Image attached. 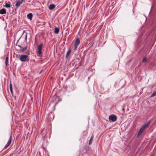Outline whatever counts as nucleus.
Instances as JSON below:
<instances>
[{"mask_svg":"<svg viewBox=\"0 0 156 156\" xmlns=\"http://www.w3.org/2000/svg\"><path fill=\"white\" fill-rule=\"evenodd\" d=\"M148 126V124L147 123L146 124H144L142 126V127L140 129L138 134L137 135V137L139 136L142 133L144 130Z\"/></svg>","mask_w":156,"mask_h":156,"instance_id":"obj_1","label":"nucleus"},{"mask_svg":"<svg viewBox=\"0 0 156 156\" xmlns=\"http://www.w3.org/2000/svg\"><path fill=\"white\" fill-rule=\"evenodd\" d=\"M148 126V124L147 123L146 124H144L142 126V127L140 129L138 134L137 135V137L139 136L142 133L144 130Z\"/></svg>","mask_w":156,"mask_h":156,"instance_id":"obj_2","label":"nucleus"},{"mask_svg":"<svg viewBox=\"0 0 156 156\" xmlns=\"http://www.w3.org/2000/svg\"><path fill=\"white\" fill-rule=\"evenodd\" d=\"M80 41L79 38H77L74 44V51H76L77 50L78 46H79L80 44Z\"/></svg>","mask_w":156,"mask_h":156,"instance_id":"obj_3","label":"nucleus"},{"mask_svg":"<svg viewBox=\"0 0 156 156\" xmlns=\"http://www.w3.org/2000/svg\"><path fill=\"white\" fill-rule=\"evenodd\" d=\"M109 119L112 120V122H114L117 120V118L115 115H112L109 117Z\"/></svg>","mask_w":156,"mask_h":156,"instance_id":"obj_4","label":"nucleus"},{"mask_svg":"<svg viewBox=\"0 0 156 156\" xmlns=\"http://www.w3.org/2000/svg\"><path fill=\"white\" fill-rule=\"evenodd\" d=\"M42 45V44H41L40 45H39L38 47L37 53L38 55H40L41 54V50Z\"/></svg>","mask_w":156,"mask_h":156,"instance_id":"obj_5","label":"nucleus"},{"mask_svg":"<svg viewBox=\"0 0 156 156\" xmlns=\"http://www.w3.org/2000/svg\"><path fill=\"white\" fill-rule=\"evenodd\" d=\"M12 137V136L10 135L9 139V140H8V142L7 143V144L4 147V149H6V148H7L10 144L11 142Z\"/></svg>","mask_w":156,"mask_h":156,"instance_id":"obj_6","label":"nucleus"},{"mask_svg":"<svg viewBox=\"0 0 156 156\" xmlns=\"http://www.w3.org/2000/svg\"><path fill=\"white\" fill-rule=\"evenodd\" d=\"M18 46L21 48V49L20 50V51L21 52H24L27 49V44L26 45L24 48H22L20 46L18 45Z\"/></svg>","mask_w":156,"mask_h":156,"instance_id":"obj_7","label":"nucleus"},{"mask_svg":"<svg viewBox=\"0 0 156 156\" xmlns=\"http://www.w3.org/2000/svg\"><path fill=\"white\" fill-rule=\"evenodd\" d=\"M55 5L54 4H51L50 5L49 7V9L50 10H52L55 8Z\"/></svg>","mask_w":156,"mask_h":156,"instance_id":"obj_8","label":"nucleus"},{"mask_svg":"<svg viewBox=\"0 0 156 156\" xmlns=\"http://www.w3.org/2000/svg\"><path fill=\"white\" fill-rule=\"evenodd\" d=\"M6 10L5 9L3 8L0 10V14H5Z\"/></svg>","mask_w":156,"mask_h":156,"instance_id":"obj_9","label":"nucleus"},{"mask_svg":"<svg viewBox=\"0 0 156 156\" xmlns=\"http://www.w3.org/2000/svg\"><path fill=\"white\" fill-rule=\"evenodd\" d=\"M22 3V1H17L15 5L17 7H19L20 4Z\"/></svg>","mask_w":156,"mask_h":156,"instance_id":"obj_10","label":"nucleus"},{"mask_svg":"<svg viewBox=\"0 0 156 156\" xmlns=\"http://www.w3.org/2000/svg\"><path fill=\"white\" fill-rule=\"evenodd\" d=\"M71 51V50L70 49H69L67 52L66 58H67L70 55Z\"/></svg>","mask_w":156,"mask_h":156,"instance_id":"obj_11","label":"nucleus"},{"mask_svg":"<svg viewBox=\"0 0 156 156\" xmlns=\"http://www.w3.org/2000/svg\"><path fill=\"white\" fill-rule=\"evenodd\" d=\"M27 16L29 19L31 20L33 17V14L32 13H30L27 15Z\"/></svg>","mask_w":156,"mask_h":156,"instance_id":"obj_12","label":"nucleus"},{"mask_svg":"<svg viewBox=\"0 0 156 156\" xmlns=\"http://www.w3.org/2000/svg\"><path fill=\"white\" fill-rule=\"evenodd\" d=\"M59 28L55 27V29L54 33L56 34H57L59 33Z\"/></svg>","mask_w":156,"mask_h":156,"instance_id":"obj_13","label":"nucleus"},{"mask_svg":"<svg viewBox=\"0 0 156 156\" xmlns=\"http://www.w3.org/2000/svg\"><path fill=\"white\" fill-rule=\"evenodd\" d=\"M28 57V56L27 55H22L20 56L19 58H27Z\"/></svg>","mask_w":156,"mask_h":156,"instance_id":"obj_14","label":"nucleus"},{"mask_svg":"<svg viewBox=\"0 0 156 156\" xmlns=\"http://www.w3.org/2000/svg\"><path fill=\"white\" fill-rule=\"evenodd\" d=\"M94 138V136L92 135L90 139L89 142V144L90 145L92 142V141H93V140Z\"/></svg>","mask_w":156,"mask_h":156,"instance_id":"obj_15","label":"nucleus"},{"mask_svg":"<svg viewBox=\"0 0 156 156\" xmlns=\"http://www.w3.org/2000/svg\"><path fill=\"white\" fill-rule=\"evenodd\" d=\"M5 6L6 8H10L11 7V5L9 4L6 3L5 4Z\"/></svg>","mask_w":156,"mask_h":156,"instance_id":"obj_16","label":"nucleus"},{"mask_svg":"<svg viewBox=\"0 0 156 156\" xmlns=\"http://www.w3.org/2000/svg\"><path fill=\"white\" fill-rule=\"evenodd\" d=\"M9 59H5V64L6 66H7L9 65Z\"/></svg>","mask_w":156,"mask_h":156,"instance_id":"obj_17","label":"nucleus"},{"mask_svg":"<svg viewBox=\"0 0 156 156\" xmlns=\"http://www.w3.org/2000/svg\"><path fill=\"white\" fill-rule=\"evenodd\" d=\"M156 95V91L153 92L151 95V97H153Z\"/></svg>","mask_w":156,"mask_h":156,"instance_id":"obj_18","label":"nucleus"},{"mask_svg":"<svg viewBox=\"0 0 156 156\" xmlns=\"http://www.w3.org/2000/svg\"><path fill=\"white\" fill-rule=\"evenodd\" d=\"M22 62H26L27 61L28 59H20Z\"/></svg>","mask_w":156,"mask_h":156,"instance_id":"obj_19","label":"nucleus"},{"mask_svg":"<svg viewBox=\"0 0 156 156\" xmlns=\"http://www.w3.org/2000/svg\"><path fill=\"white\" fill-rule=\"evenodd\" d=\"M9 88L10 90H11V89H12V85L11 83H10L9 85Z\"/></svg>","mask_w":156,"mask_h":156,"instance_id":"obj_20","label":"nucleus"},{"mask_svg":"<svg viewBox=\"0 0 156 156\" xmlns=\"http://www.w3.org/2000/svg\"><path fill=\"white\" fill-rule=\"evenodd\" d=\"M44 69H42L41 70V71H40V72L39 73V74H41L42 72H43V71H44Z\"/></svg>","mask_w":156,"mask_h":156,"instance_id":"obj_21","label":"nucleus"},{"mask_svg":"<svg viewBox=\"0 0 156 156\" xmlns=\"http://www.w3.org/2000/svg\"><path fill=\"white\" fill-rule=\"evenodd\" d=\"M146 59H143L142 62H144L146 61Z\"/></svg>","mask_w":156,"mask_h":156,"instance_id":"obj_22","label":"nucleus"},{"mask_svg":"<svg viewBox=\"0 0 156 156\" xmlns=\"http://www.w3.org/2000/svg\"><path fill=\"white\" fill-rule=\"evenodd\" d=\"M10 91L11 93L12 94L13 91H12V89H11V90H10Z\"/></svg>","mask_w":156,"mask_h":156,"instance_id":"obj_23","label":"nucleus"},{"mask_svg":"<svg viewBox=\"0 0 156 156\" xmlns=\"http://www.w3.org/2000/svg\"><path fill=\"white\" fill-rule=\"evenodd\" d=\"M27 39V35H26L25 37V39Z\"/></svg>","mask_w":156,"mask_h":156,"instance_id":"obj_24","label":"nucleus"},{"mask_svg":"<svg viewBox=\"0 0 156 156\" xmlns=\"http://www.w3.org/2000/svg\"><path fill=\"white\" fill-rule=\"evenodd\" d=\"M143 58L145 59V58H147L146 57H144Z\"/></svg>","mask_w":156,"mask_h":156,"instance_id":"obj_25","label":"nucleus"},{"mask_svg":"<svg viewBox=\"0 0 156 156\" xmlns=\"http://www.w3.org/2000/svg\"><path fill=\"white\" fill-rule=\"evenodd\" d=\"M6 58L8 59V57H6Z\"/></svg>","mask_w":156,"mask_h":156,"instance_id":"obj_26","label":"nucleus"},{"mask_svg":"<svg viewBox=\"0 0 156 156\" xmlns=\"http://www.w3.org/2000/svg\"><path fill=\"white\" fill-rule=\"evenodd\" d=\"M123 110L124 111H125V109H124V108H123Z\"/></svg>","mask_w":156,"mask_h":156,"instance_id":"obj_27","label":"nucleus"},{"mask_svg":"<svg viewBox=\"0 0 156 156\" xmlns=\"http://www.w3.org/2000/svg\"><path fill=\"white\" fill-rule=\"evenodd\" d=\"M24 0H22V1H22V2H23V1H24Z\"/></svg>","mask_w":156,"mask_h":156,"instance_id":"obj_28","label":"nucleus"}]
</instances>
